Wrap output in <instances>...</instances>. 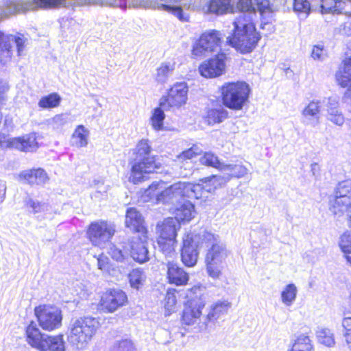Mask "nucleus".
I'll list each match as a JSON object with an SVG mask.
<instances>
[{
  "label": "nucleus",
  "instance_id": "obj_1",
  "mask_svg": "<svg viewBox=\"0 0 351 351\" xmlns=\"http://www.w3.org/2000/svg\"><path fill=\"white\" fill-rule=\"evenodd\" d=\"M212 189L205 185L203 180L198 184L179 182L165 189L162 183H153L145 191V193L156 203L172 205V208H174L181 204L185 198H207L208 192H210Z\"/></svg>",
  "mask_w": 351,
  "mask_h": 351
},
{
  "label": "nucleus",
  "instance_id": "obj_2",
  "mask_svg": "<svg viewBox=\"0 0 351 351\" xmlns=\"http://www.w3.org/2000/svg\"><path fill=\"white\" fill-rule=\"evenodd\" d=\"M233 25V34L227 38V42L241 53L252 52L261 39L253 23L252 15L241 14Z\"/></svg>",
  "mask_w": 351,
  "mask_h": 351
},
{
  "label": "nucleus",
  "instance_id": "obj_3",
  "mask_svg": "<svg viewBox=\"0 0 351 351\" xmlns=\"http://www.w3.org/2000/svg\"><path fill=\"white\" fill-rule=\"evenodd\" d=\"M199 238H202L204 247H208L205 258L208 274L213 278H219L223 268V262L228 256L226 247L218 235L205 229L199 230Z\"/></svg>",
  "mask_w": 351,
  "mask_h": 351
},
{
  "label": "nucleus",
  "instance_id": "obj_4",
  "mask_svg": "<svg viewBox=\"0 0 351 351\" xmlns=\"http://www.w3.org/2000/svg\"><path fill=\"white\" fill-rule=\"evenodd\" d=\"M151 152L152 146L147 139H142L138 143L130 176V180L134 184L144 181L147 174L160 169V163L156 160L154 156L151 155Z\"/></svg>",
  "mask_w": 351,
  "mask_h": 351
},
{
  "label": "nucleus",
  "instance_id": "obj_5",
  "mask_svg": "<svg viewBox=\"0 0 351 351\" xmlns=\"http://www.w3.org/2000/svg\"><path fill=\"white\" fill-rule=\"evenodd\" d=\"M99 322L93 317H84L72 324L71 334L67 337L69 351H78L84 348L95 334Z\"/></svg>",
  "mask_w": 351,
  "mask_h": 351
},
{
  "label": "nucleus",
  "instance_id": "obj_6",
  "mask_svg": "<svg viewBox=\"0 0 351 351\" xmlns=\"http://www.w3.org/2000/svg\"><path fill=\"white\" fill-rule=\"evenodd\" d=\"M250 92L249 84L243 81L227 82L221 87L223 105L234 110H239L243 108L248 101Z\"/></svg>",
  "mask_w": 351,
  "mask_h": 351
},
{
  "label": "nucleus",
  "instance_id": "obj_7",
  "mask_svg": "<svg viewBox=\"0 0 351 351\" xmlns=\"http://www.w3.org/2000/svg\"><path fill=\"white\" fill-rule=\"evenodd\" d=\"M28 343L40 351H64L63 335L49 336L43 334L36 324L32 322L26 328Z\"/></svg>",
  "mask_w": 351,
  "mask_h": 351
},
{
  "label": "nucleus",
  "instance_id": "obj_8",
  "mask_svg": "<svg viewBox=\"0 0 351 351\" xmlns=\"http://www.w3.org/2000/svg\"><path fill=\"white\" fill-rule=\"evenodd\" d=\"M65 2L66 0H33L32 2L3 0L0 5V19L17 12L33 9L35 7L45 9L64 7Z\"/></svg>",
  "mask_w": 351,
  "mask_h": 351
},
{
  "label": "nucleus",
  "instance_id": "obj_9",
  "mask_svg": "<svg viewBox=\"0 0 351 351\" xmlns=\"http://www.w3.org/2000/svg\"><path fill=\"white\" fill-rule=\"evenodd\" d=\"M335 193L334 199L330 200V210L335 215L346 213L348 226L351 228V180L339 182Z\"/></svg>",
  "mask_w": 351,
  "mask_h": 351
},
{
  "label": "nucleus",
  "instance_id": "obj_10",
  "mask_svg": "<svg viewBox=\"0 0 351 351\" xmlns=\"http://www.w3.org/2000/svg\"><path fill=\"white\" fill-rule=\"evenodd\" d=\"M199 230L187 233L183 237L181 259L187 267H193L197 263L199 251L204 247L202 238H199Z\"/></svg>",
  "mask_w": 351,
  "mask_h": 351
},
{
  "label": "nucleus",
  "instance_id": "obj_11",
  "mask_svg": "<svg viewBox=\"0 0 351 351\" xmlns=\"http://www.w3.org/2000/svg\"><path fill=\"white\" fill-rule=\"evenodd\" d=\"M221 171L224 172L223 175H215L203 179L205 185L213 188L208 193H213L216 189L228 182L232 177H243L247 173V169L241 164H224Z\"/></svg>",
  "mask_w": 351,
  "mask_h": 351
},
{
  "label": "nucleus",
  "instance_id": "obj_12",
  "mask_svg": "<svg viewBox=\"0 0 351 351\" xmlns=\"http://www.w3.org/2000/svg\"><path fill=\"white\" fill-rule=\"evenodd\" d=\"M26 39L21 34L17 36L5 34L0 31V62L5 64L9 62L13 54V45L17 49V55L23 56L25 50Z\"/></svg>",
  "mask_w": 351,
  "mask_h": 351
},
{
  "label": "nucleus",
  "instance_id": "obj_13",
  "mask_svg": "<svg viewBox=\"0 0 351 351\" xmlns=\"http://www.w3.org/2000/svg\"><path fill=\"white\" fill-rule=\"evenodd\" d=\"M34 313L43 330L51 331L61 326L62 315L61 311L56 306H39L35 308Z\"/></svg>",
  "mask_w": 351,
  "mask_h": 351
},
{
  "label": "nucleus",
  "instance_id": "obj_14",
  "mask_svg": "<svg viewBox=\"0 0 351 351\" xmlns=\"http://www.w3.org/2000/svg\"><path fill=\"white\" fill-rule=\"evenodd\" d=\"M181 0H128L129 6L134 8H152L172 13L180 21H186L180 6L175 5Z\"/></svg>",
  "mask_w": 351,
  "mask_h": 351
},
{
  "label": "nucleus",
  "instance_id": "obj_15",
  "mask_svg": "<svg viewBox=\"0 0 351 351\" xmlns=\"http://www.w3.org/2000/svg\"><path fill=\"white\" fill-rule=\"evenodd\" d=\"M188 86L186 82H177L169 90L167 95L160 99V106L167 110L179 108L187 100Z\"/></svg>",
  "mask_w": 351,
  "mask_h": 351
},
{
  "label": "nucleus",
  "instance_id": "obj_16",
  "mask_svg": "<svg viewBox=\"0 0 351 351\" xmlns=\"http://www.w3.org/2000/svg\"><path fill=\"white\" fill-rule=\"evenodd\" d=\"M115 232L114 226L106 221L93 222L89 226L88 235L95 246L103 247L110 241Z\"/></svg>",
  "mask_w": 351,
  "mask_h": 351
},
{
  "label": "nucleus",
  "instance_id": "obj_17",
  "mask_svg": "<svg viewBox=\"0 0 351 351\" xmlns=\"http://www.w3.org/2000/svg\"><path fill=\"white\" fill-rule=\"evenodd\" d=\"M221 34L216 30H210L202 34L193 47V55L202 56L206 53L220 49Z\"/></svg>",
  "mask_w": 351,
  "mask_h": 351
},
{
  "label": "nucleus",
  "instance_id": "obj_18",
  "mask_svg": "<svg viewBox=\"0 0 351 351\" xmlns=\"http://www.w3.org/2000/svg\"><path fill=\"white\" fill-rule=\"evenodd\" d=\"M346 58L343 61V64L336 72L335 78L337 84L346 88L350 86V88L346 91L343 99L346 102L351 104V46L349 51L346 53Z\"/></svg>",
  "mask_w": 351,
  "mask_h": 351
},
{
  "label": "nucleus",
  "instance_id": "obj_19",
  "mask_svg": "<svg viewBox=\"0 0 351 351\" xmlns=\"http://www.w3.org/2000/svg\"><path fill=\"white\" fill-rule=\"evenodd\" d=\"M226 56L224 53H219L215 57L208 59L200 64L199 71L205 77H216L221 75L226 67Z\"/></svg>",
  "mask_w": 351,
  "mask_h": 351
},
{
  "label": "nucleus",
  "instance_id": "obj_20",
  "mask_svg": "<svg viewBox=\"0 0 351 351\" xmlns=\"http://www.w3.org/2000/svg\"><path fill=\"white\" fill-rule=\"evenodd\" d=\"M128 298L125 292L120 289H112L103 294L100 300L102 310L112 313L127 302Z\"/></svg>",
  "mask_w": 351,
  "mask_h": 351
},
{
  "label": "nucleus",
  "instance_id": "obj_21",
  "mask_svg": "<svg viewBox=\"0 0 351 351\" xmlns=\"http://www.w3.org/2000/svg\"><path fill=\"white\" fill-rule=\"evenodd\" d=\"M230 306V303L228 301H218L212 304L206 316L203 317L204 321L199 325V329L201 330H208L217 319L227 314Z\"/></svg>",
  "mask_w": 351,
  "mask_h": 351
},
{
  "label": "nucleus",
  "instance_id": "obj_22",
  "mask_svg": "<svg viewBox=\"0 0 351 351\" xmlns=\"http://www.w3.org/2000/svg\"><path fill=\"white\" fill-rule=\"evenodd\" d=\"M18 180L29 185L43 186L49 180L46 171L41 168L24 170L18 175Z\"/></svg>",
  "mask_w": 351,
  "mask_h": 351
},
{
  "label": "nucleus",
  "instance_id": "obj_23",
  "mask_svg": "<svg viewBox=\"0 0 351 351\" xmlns=\"http://www.w3.org/2000/svg\"><path fill=\"white\" fill-rule=\"evenodd\" d=\"M164 264L167 266V277L169 283L177 286L187 284L189 279V274L177 263L173 260H167V262H164Z\"/></svg>",
  "mask_w": 351,
  "mask_h": 351
},
{
  "label": "nucleus",
  "instance_id": "obj_24",
  "mask_svg": "<svg viewBox=\"0 0 351 351\" xmlns=\"http://www.w3.org/2000/svg\"><path fill=\"white\" fill-rule=\"evenodd\" d=\"M130 256L136 262L143 263L149 259L147 243L137 237H133L128 243Z\"/></svg>",
  "mask_w": 351,
  "mask_h": 351
},
{
  "label": "nucleus",
  "instance_id": "obj_25",
  "mask_svg": "<svg viewBox=\"0 0 351 351\" xmlns=\"http://www.w3.org/2000/svg\"><path fill=\"white\" fill-rule=\"evenodd\" d=\"M323 103L326 106V119L337 126H342L345 122V118L339 108L338 99L335 97L325 98Z\"/></svg>",
  "mask_w": 351,
  "mask_h": 351
},
{
  "label": "nucleus",
  "instance_id": "obj_26",
  "mask_svg": "<svg viewBox=\"0 0 351 351\" xmlns=\"http://www.w3.org/2000/svg\"><path fill=\"white\" fill-rule=\"evenodd\" d=\"M204 307V303L202 301L198 302H191L189 306H186L183 310L182 320L185 325H193L198 323L201 325L200 316L202 315V309Z\"/></svg>",
  "mask_w": 351,
  "mask_h": 351
},
{
  "label": "nucleus",
  "instance_id": "obj_27",
  "mask_svg": "<svg viewBox=\"0 0 351 351\" xmlns=\"http://www.w3.org/2000/svg\"><path fill=\"white\" fill-rule=\"evenodd\" d=\"M180 228V224L173 217L165 219L156 226L158 239H176L177 231Z\"/></svg>",
  "mask_w": 351,
  "mask_h": 351
},
{
  "label": "nucleus",
  "instance_id": "obj_28",
  "mask_svg": "<svg viewBox=\"0 0 351 351\" xmlns=\"http://www.w3.org/2000/svg\"><path fill=\"white\" fill-rule=\"evenodd\" d=\"M321 106L319 101H311L302 111L303 123L315 127L320 123Z\"/></svg>",
  "mask_w": 351,
  "mask_h": 351
},
{
  "label": "nucleus",
  "instance_id": "obj_29",
  "mask_svg": "<svg viewBox=\"0 0 351 351\" xmlns=\"http://www.w3.org/2000/svg\"><path fill=\"white\" fill-rule=\"evenodd\" d=\"M11 147L23 152H34L38 147L35 134H29L23 137L13 138L8 141Z\"/></svg>",
  "mask_w": 351,
  "mask_h": 351
},
{
  "label": "nucleus",
  "instance_id": "obj_30",
  "mask_svg": "<svg viewBox=\"0 0 351 351\" xmlns=\"http://www.w3.org/2000/svg\"><path fill=\"white\" fill-rule=\"evenodd\" d=\"M175 217L178 223L182 221H191L195 215L194 204L190 201L187 200L186 198L182 201V203L178 206L176 205L174 208Z\"/></svg>",
  "mask_w": 351,
  "mask_h": 351
},
{
  "label": "nucleus",
  "instance_id": "obj_31",
  "mask_svg": "<svg viewBox=\"0 0 351 351\" xmlns=\"http://www.w3.org/2000/svg\"><path fill=\"white\" fill-rule=\"evenodd\" d=\"M84 5L125 8L126 0H67V10L70 7L74 10V8Z\"/></svg>",
  "mask_w": 351,
  "mask_h": 351
},
{
  "label": "nucleus",
  "instance_id": "obj_32",
  "mask_svg": "<svg viewBox=\"0 0 351 351\" xmlns=\"http://www.w3.org/2000/svg\"><path fill=\"white\" fill-rule=\"evenodd\" d=\"M144 219L142 215L134 208L127 209L125 215V225L132 230L141 232L145 230Z\"/></svg>",
  "mask_w": 351,
  "mask_h": 351
},
{
  "label": "nucleus",
  "instance_id": "obj_33",
  "mask_svg": "<svg viewBox=\"0 0 351 351\" xmlns=\"http://www.w3.org/2000/svg\"><path fill=\"white\" fill-rule=\"evenodd\" d=\"M231 0H209L204 7L206 12L223 14L231 8Z\"/></svg>",
  "mask_w": 351,
  "mask_h": 351
},
{
  "label": "nucleus",
  "instance_id": "obj_34",
  "mask_svg": "<svg viewBox=\"0 0 351 351\" xmlns=\"http://www.w3.org/2000/svg\"><path fill=\"white\" fill-rule=\"evenodd\" d=\"M89 130L84 125H80L75 130L71 138V144L77 147H84L88 145Z\"/></svg>",
  "mask_w": 351,
  "mask_h": 351
},
{
  "label": "nucleus",
  "instance_id": "obj_35",
  "mask_svg": "<svg viewBox=\"0 0 351 351\" xmlns=\"http://www.w3.org/2000/svg\"><path fill=\"white\" fill-rule=\"evenodd\" d=\"M158 244L162 253L165 256V262L167 260H173L176 257L175 244L176 239H158Z\"/></svg>",
  "mask_w": 351,
  "mask_h": 351
},
{
  "label": "nucleus",
  "instance_id": "obj_36",
  "mask_svg": "<svg viewBox=\"0 0 351 351\" xmlns=\"http://www.w3.org/2000/svg\"><path fill=\"white\" fill-rule=\"evenodd\" d=\"M228 111L223 108L210 109L207 112L206 121L208 124L219 123L228 118Z\"/></svg>",
  "mask_w": 351,
  "mask_h": 351
},
{
  "label": "nucleus",
  "instance_id": "obj_37",
  "mask_svg": "<svg viewBox=\"0 0 351 351\" xmlns=\"http://www.w3.org/2000/svg\"><path fill=\"white\" fill-rule=\"evenodd\" d=\"M318 341L328 347H332L335 344L334 334L327 328H318L317 330Z\"/></svg>",
  "mask_w": 351,
  "mask_h": 351
},
{
  "label": "nucleus",
  "instance_id": "obj_38",
  "mask_svg": "<svg viewBox=\"0 0 351 351\" xmlns=\"http://www.w3.org/2000/svg\"><path fill=\"white\" fill-rule=\"evenodd\" d=\"M128 278L130 286L134 289H139L143 285L146 276L143 269L137 268L130 272Z\"/></svg>",
  "mask_w": 351,
  "mask_h": 351
},
{
  "label": "nucleus",
  "instance_id": "obj_39",
  "mask_svg": "<svg viewBox=\"0 0 351 351\" xmlns=\"http://www.w3.org/2000/svg\"><path fill=\"white\" fill-rule=\"evenodd\" d=\"M298 289L296 286L293 284L287 285L281 293V299L283 304L289 306L292 305L296 298Z\"/></svg>",
  "mask_w": 351,
  "mask_h": 351
},
{
  "label": "nucleus",
  "instance_id": "obj_40",
  "mask_svg": "<svg viewBox=\"0 0 351 351\" xmlns=\"http://www.w3.org/2000/svg\"><path fill=\"white\" fill-rule=\"evenodd\" d=\"M108 252L112 258L118 262H123L125 260H127L130 256L128 244L123 247V249H121L110 244Z\"/></svg>",
  "mask_w": 351,
  "mask_h": 351
},
{
  "label": "nucleus",
  "instance_id": "obj_41",
  "mask_svg": "<svg viewBox=\"0 0 351 351\" xmlns=\"http://www.w3.org/2000/svg\"><path fill=\"white\" fill-rule=\"evenodd\" d=\"M199 162L204 165L216 168L220 171L224 163L221 162L218 157L212 152H205L204 154L200 158Z\"/></svg>",
  "mask_w": 351,
  "mask_h": 351
},
{
  "label": "nucleus",
  "instance_id": "obj_42",
  "mask_svg": "<svg viewBox=\"0 0 351 351\" xmlns=\"http://www.w3.org/2000/svg\"><path fill=\"white\" fill-rule=\"evenodd\" d=\"M165 110H166L163 109V108L159 105V107L156 108L153 111L150 121L155 130H160L162 129L163 121L165 118Z\"/></svg>",
  "mask_w": 351,
  "mask_h": 351
},
{
  "label": "nucleus",
  "instance_id": "obj_43",
  "mask_svg": "<svg viewBox=\"0 0 351 351\" xmlns=\"http://www.w3.org/2000/svg\"><path fill=\"white\" fill-rule=\"evenodd\" d=\"M60 100L61 98L58 94L51 93L41 97L38 101V106L43 109L55 108L59 105Z\"/></svg>",
  "mask_w": 351,
  "mask_h": 351
},
{
  "label": "nucleus",
  "instance_id": "obj_44",
  "mask_svg": "<svg viewBox=\"0 0 351 351\" xmlns=\"http://www.w3.org/2000/svg\"><path fill=\"white\" fill-rule=\"evenodd\" d=\"M174 70V65L170 63H163L157 69L156 80L159 83H165Z\"/></svg>",
  "mask_w": 351,
  "mask_h": 351
},
{
  "label": "nucleus",
  "instance_id": "obj_45",
  "mask_svg": "<svg viewBox=\"0 0 351 351\" xmlns=\"http://www.w3.org/2000/svg\"><path fill=\"white\" fill-rule=\"evenodd\" d=\"M312 348L313 346L309 337L301 335L297 338L291 349L300 350V351H312Z\"/></svg>",
  "mask_w": 351,
  "mask_h": 351
},
{
  "label": "nucleus",
  "instance_id": "obj_46",
  "mask_svg": "<svg viewBox=\"0 0 351 351\" xmlns=\"http://www.w3.org/2000/svg\"><path fill=\"white\" fill-rule=\"evenodd\" d=\"M237 8L240 11L241 14H247L252 15V20L254 16H256V9L252 2V0H239L237 3Z\"/></svg>",
  "mask_w": 351,
  "mask_h": 351
},
{
  "label": "nucleus",
  "instance_id": "obj_47",
  "mask_svg": "<svg viewBox=\"0 0 351 351\" xmlns=\"http://www.w3.org/2000/svg\"><path fill=\"white\" fill-rule=\"evenodd\" d=\"M342 335L348 347L351 350V317H344L341 322Z\"/></svg>",
  "mask_w": 351,
  "mask_h": 351
},
{
  "label": "nucleus",
  "instance_id": "obj_48",
  "mask_svg": "<svg viewBox=\"0 0 351 351\" xmlns=\"http://www.w3.org/2000/svg\"><path fill=\"white\" fill-rule=\"evenodd\" d=\"M256 9L261 16L271 14L276 10V7L271 4L269 0H254Z\"/></svg>",
  "mask_w": 351,
  "mask_h": 351
},
{
  "label": "nucleus",
  "instance_id": "obj_49",
  "mask_svg": "<svg viewBox=\"0 0 351 351\" xmlns=\"http://www.w3.org/2000/svg\"><path fill=\"white\" fill-rule=\"evenodd\" d=\"M293 11L306 16L311 12V3L308 0H293Z\"/></svg>",
  "mask_w": 351,
  "mask_h": 351
},
{
  "label": "nucleus",
  "instance_id": "obj_50",
  "mask_svg": "<svg viewBox=\"0 0 351 351\" xmlns=\"http://www.w3.org/2000/svg\"><path fill=\"white\" fill-rule=\"evenodd\" d=\"M339 246L343 254L351 252V233L350 232L346 231L341 235Z\"/></svg>",
  "mask_w": 351,
  "mask_h": 351
},
{
  "label": "nucleus",
  "instance_id": "obj_51",
  "mask_svg": "<svg viewBox=\"0 0 351 351\" xmlns=\"http://www.w3.org/2000/svg\"><path fill=\"white\" fill-rule=\"evenodd\" d=\"M114 351H137L133 342L130 339H122L117 341L113 347Z\"/></svg>",
  "mask_w": 351,
  "mask_h": 351
},
{
  "label": "nucleus",
  "instance_id": "obj_52",
  "mask_svg": "<svg viewBox=\"0 0 351 351\" xmlns=\"http://www.w3.org/2000/svg\"><path fill=\"white\" fill-rule=\"evenodd\" d=\"M321 9L322 13L340 12V9L334 0H322Z\"/></svg>",
  "mask_w": 351,
  "mask_h": 351
},
{
  "label": "nucleus",
  "instance_id": "obj_53",
  "mask_svg": "<svg viewBox=\"0 0 351 351\" xmlns=\"http://www.w3.org/2000/svg\"><path fill=\"white\" fill-rule=\"evenodd\" d=\"M327 51L322 44L315 45L313 48L311 57L314 60H324L326 57Z\"/></svg>",
  "mask_w": 351,
  "mask_h": 351
},
{
  "label": "nucleus",
  "instance_id": "obj_54",
  "mask_svg": "<svg viewBox=\"0 0 351 351\" xmlns=\"http://www.w3.org/2000/svg\"><path fill=\"white\" fill-rule=\"evenodd\" d=\"M176 302L175 293L168 291L165 298V308L169 313L174 311Z\"/></svg>",
  "mask_w": 351,
  "mask_h": 351
},
{
  "label": "nucleus",
  "instance_id": "obj_55",
  "mask_svg": "<svg viewBox=\"0 0 351 351\" xmlns=\"http://www.w3.org/2000/svg\"><path fill=\"white\" fill-rule=\"evenodd\" d=\"M199 154V148L192 147L191 148L184 151L179 156L180 159L190 160Z\"/></svg>",
  "mask_w": 351,
  "mask_h": 351
},
{
  "label": "nucleus",
  "instance_id": "obj_56",
  "mask_svg": "<svg viewBox=\"0 0 351 351\" xmlns=\"http://www.w3.org/2000/svg\"><path fill=\"white\" fill-rule=\"evenodd\" d=\"M97 266L98 268L103 271H106L109 268L108 258L106 256H101L97 258Z\"/></svg>",
  "mask_w": 351,
  "mask_h": 351
},
{
  "label": "nucleus",
  "instance_id": "obj_57",
  "mask_svg": "<svg viewBox=\"0 0 351 351\" xmlns=\"http://www.w3.org/2000/svg\"><path fill=\"white\" fill-rule=\"evenodd\" d=\"M27 206L32 208L34 212L35 213L40 212L44 206L41 204L40 202H36L30 198L27 200Z\"/></svg>",
  "mask_w": 351,
  "mask_h": 351
},
{
  "label": "nucleus",
  "instance_id": "obj_58",
  "mask_svg": "<svg viewBox=\"0 0 351 351\" xmlns=\"http://www.w3.org/2000/svg\"><path fill=\"white\" fill-rule=\"evenodd\" d=\"M53 123L56 125L55 127L63 125L65 123V117L64 114H58L53 118Z\"/></svg>",
  "mask_w": 351,
  "mask_h": 351
},
{
  "label": "nucleus",
  "instance_id": "obj_59",
  "mask_svg": "<svg viewBox=\"0 0 351 351\" xmlns=\"http://www.w3.org/2000/svg\"><path fill=\"white\" fill-rule=\"evenodd\" d=\"M8 90V84L5 82L0 81V103L4 100L3 95Z\"/></svg>",
  "mask_w": 351,
  "mask_h": 351
},
{
  "label": "nucleus",
  "instance_id": "obj_60",
  "mask_svg": "<svg viewBox=\"0 0 351 351\" xmlns=\"http://www.w3.org/2000/svg\"><path fill=\"white\" fill-rule=\"evenodd\" d=\"M343 34L348 36H351V16L344 23L343 28L342 29Z\"/></svg>",
  "mask_w": 351,
  "mask_h": 351
},
{
  "label": "nucleus",
  "instance_id": "obj_61",
  "mask_svg": "<svg viewBox=\"0 0 351 351\" xmlns=\"http://www.w3.org/2000/svg\"><path fill=\"white\" fill-rule=\"evenodd\" d=\"M343 257L346 260L347 264L351 267V252L344 253Z\"/></svg>",
  "mask_w": 351,
  "mask_h": 351
},
{
  "label": "nucleus",
  "instance_id": "obj_62",
  "mask_svg": "<svg viewBox=\"0 0 351 351\" xmlns=\"http://www.w3.org/2000/svg\"><path fill=\"white\" fill-rule=\"evenodd\" d=\"M67 22L69 23V25L74 26L75 29H79V23L74 21L72 18L70 20L67 19Z\"/></svg>",
  "mask_w": 351,
  "mask_h": 351
},
{
  "label": "nucleus",
  "instance_id": "obj_63",
  "mask_svg": "<svg viewBox=\"0 0 351 351\" xmlns=\"http://www.w3.org/2000/svg\"><path fill=\"white\" fill-rule=\"evenodd\" d=\"M311 171H312L313 176H315L316 172L319 169L318 165L317 163H313V164L311 165Z\"/></svg>",
  "mask_w": 351,
  "mask_h": 351
},
{
  "label": "nucleus",
  "instance_id": "obj_64",
  "mask_svg": "<svg viewBox=\"0 0 351 351\" xmlns=\"http://www.w3.org/2000/svg\"><path fill=\"white\" fill-rule=\"evenodd\" d=\"M335 1V3L337 4V5H338L339 8L341 10V3H342V0H334Z\"/></svg>",
  "mask_w": 351,
  "mask_h": 351
}]
</instances>
